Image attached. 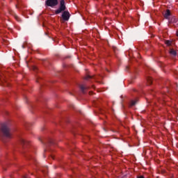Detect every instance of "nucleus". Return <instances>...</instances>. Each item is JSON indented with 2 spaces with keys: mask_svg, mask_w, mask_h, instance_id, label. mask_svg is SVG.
<instances>
[{
  "mask_svg": "<svg viewBox=\"0 0 178 178\" xmlns=\"http://www.w3.org/2000/svg\"><path fill=\"white\" fill-rule=\"evenodd\" d=\"M152 81H151V79H149V83L151 84Z\"/></svg>",
  "mask_w": 178,
  "mask_h": 178,
  "instance_id": "9d476101",
  "label": "nucleus"
},
{
  "mask_svg": "<svg viewBox=\"0 0 178 178\" xmlns=\"http://www.w3.org/2000/svg\"><path fill=\"white\" fill-rule=\"evenodd\" d=\"M165 44L166 45H168V47H169L172 44V42H170V40H166Z\"/></svg>",
  "mask_w": 178,
  "mask_h": 178,
  "instance_id": "6e6552de",
  "label": "nucleus"
},
{
  "mask_svg": "<svg viewBox=\"0 0 178 178\" xmlns=\"http://www.w3.org/2000/svg\"><path fill=\"white\" fill-rule=\"evenodd\" d=\"M170 54L171 55H173V56H176V55H177V53L176 52V51H175V50H173V49H171V50L170 51Z\"/></svg>",
  "mask_w": 178,
  "mask_h": 178,
  "instance_id": "423d86ee",
  "label": "nucleus"
},
{
  "mask_svg": "<svg viewBox=\"0 0 178 178\" xmlns=\"http://www.w3.org/2000/svg\"><path fill=\"white\" fill-rule=\"evenodd\" d=\"M137 178H144V176L140 175V176L138 177Z\"/></svg>",
  "mask_w": 178,
  "mask_h": 178,
  "instance_id": "1a4fd4ad",
  "label": "nucleus"
},
{
  "mask_svg": "<svg viewBox=\"0 0 178 178\" xmlns=\"http://www.w3.org/2000/svg\"><path fill=\"white\" fill-rule=\"evenodd\" d=\"M46 5L47 6H51V8H54V6L58 5V0H47L46 1Z\"/></svg>",
  "mask_w": 178,
  "mask_h": 178,
  "instance_id": "7ed1b4c3",
  "label": "nucleus"
},
{
  "mask_svg": "<svg viewBox=\"0 0 178 178\" xmlns=\"http://www.w3.org/2000/svg\"><path fill=\"white\" fill-rule=\"evenodd\" d=\"M1 133H2L3 137H6V138H11L12 134L9 130V127L8 125H2L1 128Z\"/></svg>",
  "mask_w": 178,
  "mask_h": 178,
  "instance_id": "f257e3e1",
  "label": "nucleus"
},
{
  "mask_svg": "<svg viewBox=\"0 0 178 178\" xmlns=\"http://www.w3.org/2000/svg\"><path fill=\"white\" fill-rule=\"evenodd\" d=\"M137 104V100H132L131 102V106H134V105H136Z\"/></svg>",
  "mask_w": 178,
  "mask_h": 178,
  "instance_id": "0eeeda50",
  "label": "nucleus"
},
{
  "mask_svg": "<svg viewBox=\"0 0 178 178\" xmlns=\"http://www.w3.org/2000/svg\"><path fill=\"white\" fill-rule=\"evenodd\" d=\"M81 90H84V88L81 87Z\"/></svg>",
  "mask_w": 178,
  "mask_h": 178,
  "instance_id": "9b49d317",
  "label": "nucleus"
},
{
  "mask_svg": "<svg viewBox=\"0 0 178 178\" xmlns=\"http://www.w3.org/2000/svg\"><path fill=\"white\" fill-rule=\"evenodd\" d=\"M62 17L63 20L67 22V20H69V19L70 18V13H69L68 11H64L63 13Z\"/></svg>",
  "mask_w": 178,
  "mask_h": 178,
  "instance_id": "20e7f679",
  "label": "nucleus"
},
{
  "mask_svg": "<svg viewBox=\"0 0 178 178\" xmlns=\"http://www.w3.org/2000/svg\"><path fill=\"white\" fill-rule=\"evenodd\" d=\"M64 10H66V4L65 3V0H60L59 8L56 10L55 13L56 15H59V13H62Z\"/></svg>",
  "mask_w": 178,
  "mask_h": 178,
  "instance_id": "f03ea898",
  "label": "nucleus"
},
{
  "mask_svg": "<svg viewBox=\"0 0 178 178\" xmlns=\"http://www.w3.org/2000/svg\"><path fill=\"white\" fill-rule=\"evenodd\" d=\"M169 16H170V10H167L164 15V17H165V19H169Z\"/></svg>",
  "mask_w": 178,
  "mask_h": 178,
  "instance_id": "39448f33",
  "label": "nucleus"
}]
</instances>
